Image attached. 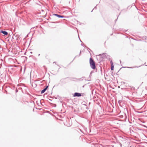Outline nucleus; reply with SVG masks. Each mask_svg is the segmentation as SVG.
<instances>
[{
  "instance_id": "nucleus-6",
  "label": "nucleus",
  "mask_w": 147,
  "mask_h": 147,
  "mask_svg": "<svg viewBox=\"0 0 147 147\" xmlns=\"http://www.w3.org/2000/svg\"><path fill=\"white\" fill-rule=\"evenodd\" d=\"M111 69L112 70H113L114 69V65L113 64V63L112 61L111 62Z\"/></svg>"
},
{
  "instance_id": "nucleus-2",
  "label": "nucleus",
  "mask_w": 147,
  "mask_h": 147,
  "mask_svg": "<svg viewBox=\"0 0 147 147\" xmlns=\"http://www.w3.org/2000/svg\"><path fill=\"white\" fill-rule=\"evenodd\" d=\"M81 96L80 93H79L76 92L74 93V96Z\"/></svg>"
},
{
  "instance_id": "nucleus-4",
  "label": "nucleus",
  "mask_w": 147,
  "mask_h": 147,
  "mask_svg": "<svg viewBox=\"0 0 147 147\" xmlns=\"http://www.w3.org/2000/svg\"><path fill=\"white\" fill-rule=\"evenodd\" d=\"M1 32L3 34L5 35H7L8 34L7 32L6 31H1Z\"/></svg>"
},
{
  "instance_id": "nucleus-1",
  "label": "nucleus",
  "mask_w": 147,
  "mask_h": 147,
  "mask_svg": "<svg viewBox=\"0 0 147 147\" xmlns=\"http://www.w3.org/2000/svg\"><path fill=\"white\" fill-rule=\"evenodd\" d=\"M89 63L91 67L94 69H95L96 68L95 62L91 58H90Z\"/></svg>"
},
{
  "instance_id": "nucleus-3",
  "label": "nucleus",
  "mask_w": 147,
  "mask_h": 147,
  "mask_svg": "<svg viewBox=\"0 0 147 147\" xmlns=\"http://www.w3.org/2000/svg\"><path fill=\"white\" fill-rule=\"evenodd\" d=\"M48 88V86H47L44 89L42 90L41 91V94H42L44 93L45 91L46 90L47 88Z\"/></svg>"
},
{
  "instance_id": "nucleus-5",
  "label": "nucleus",
  "mask_w": 147,
  "mask_h": 147,
  "mask_svg": "<svg viewBox=\"0 0 147 147\" xmlns=\"http://www.w3.org/2000/svg\"><path fill=\"white\" fill-rule=\"evenodd\" d=\"M53 15L56 16L58 18H63V16H60V15L57 14H53Z\"/></svg>"
}]
</instances>
